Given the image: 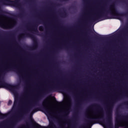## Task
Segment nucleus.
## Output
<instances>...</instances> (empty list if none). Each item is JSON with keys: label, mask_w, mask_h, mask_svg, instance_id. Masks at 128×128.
<instances>
[{"label": "nucleus", "mask_w": 128, "mask_h": 128, "mask_svg": "<svg viewBox=\"0 0 128 128\" xmlns=\"http://www.w3.org/2000/svg\"><path fill=\"white\" fill-rule=\"evenodd\" d=\"M14 26L12 19L0 15V26L2 28H12Z\"/></svg>", "instance_id": "obj_1"}, {"label": "nucleus", "mask_w": 128, "mask_h": 128, "mask_svg": "<svg viewBox=\"0 0 128 128\" xmlns=\"http://www.w3.org/2000/svg\"><path fill=\"white\" fill-rule=\"evenodd\" d=\"M43 106L46 108V110L48 114L52 112L56 106H58V103L56 102H52L50 99L46 98L43 102Z\"/></svg>", "instance_id": "obj_2"}, {"label": "nucleus", "mask_w": 128, "mask_h": 128, "mask_svg": "<svg viewBox=\"0 0 128 128\" xmlns=\"http://www.w3.org/2000/svg\"><path fill=\"white\" fill-rule=\"evenodd\" d=\"M88 118L91 120H96L98 118V114L94 112L92 110H90L88 113Z\"/></svg>", "instance_id": "obj_3"}, {"label": "nucleus", "mask_w": 128, "mask_h": 128, "mask_svg": "<svg viewBox=\"0 0 128 128\" xmlns=\"http://www.w3.org/2000/svg\"><path fill=\"white\" fill-rule=\"evenodd\" d=\"M7 6H14L18 4V0H6Z\"/></svg>", "instance_id": "obj_4"}, {"label": "nucleus", "mask_w": 128, "mask_h": 128, "mask_svg": "<svg viewBox=\"0 0 128 128\" xmlns=\"http://www.w3.org/2000/svg\"><path fill=\"white\" fill-rule=\"evenodd\" d=\"M110 12H111L112 14H114V16H116V17L114 18L120 19V18L118 17L120 16V15H118V13H116V8H114V7L111 8Z\"/></svg>", "instance_id": "obj_5"}, {"label": "nucleus", "mask_w": 128, "mask_h": 128, "mask_svg": "<svg viewBox=\"0 0 128 128\" xmlns=\"http://www.w3.org/2000/svg\"><path fill=\"white\" fill-rule=\"evenodd\" d=\"M118 126H124L126 124L124 122H118Z\"/></svg>", "instance_id": "obj_6"}, {"label": "nucleus", "mask_w": 128, "mask_h": 128, "mask_svg": "<svg viewBox=\"0 0 128 128\" xmlns=\"http://www.w3.org/2000/svg\"><path fill=\"white\" fill-rule=\"evenodd\" d=\"M92 124H94V121H92V120H90L88 122V126H90Z\"/></svg>", "instance_id": "obj_7"}, {"label": "nucleus", "mask_w": 128, "mask_h": 128, "mask_svg": "<svg viewBox=\"0 0 128 128\" xmlns=\"http://www.w3.org/2000/svg\"><path fill=\"white\" fill-rule=\"evenodd\" d=\"M0 116H1L2 118H5L6 115L0 112Z\"/></svg>", "instance_id": "obj_8"}, {"label": "nucleus", "mask_w": 128, "mask_h": 128, "mask_svg": "<svg viewBox=\"0 0 128 128\" xmlns=\"http://www.w3.org/2000/svg\"><path fill=\"white\" fill-rule=\"evenodd\" d=\"M12 104V100H10L8 101V104L10 105V104Z\"/></svg>", "instance_id": "obj_9"}, {"label": "nucleus", "mask_w": 128, "mask_h": 128, "mask_svg": "<svg viewBox=\"0 0 128 128\" xmlns=\"http://www.w3.org/2000/svg\"><path fill=\"white\" fill-rule=\"evenodd\" d=\"M16 101H14V106L16 105Z\"/></svg>", "instance_id": "obj_10"}, {"label": "nucleus", "mask_w": 128, "mask_h": 128, "mask_svg": "<svg viewBox=\"0 0 128 128\" xmlns=\"http://www.w3.org/2000/svg\"><path fill=\"white\" fill-rule=\"evenodd\" d=\"M40 30H42L40 29Z\"/></svg>", "instance_id": "obj_11"}]
</instances>
